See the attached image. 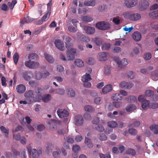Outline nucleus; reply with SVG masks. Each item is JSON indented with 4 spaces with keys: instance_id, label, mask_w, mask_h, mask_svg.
<instances>
[{
    "instance_id": "28",
    "label": "nucleus",
    "mask_w": 158,
    "mask_h": 158,
    "mask_svg": "<svg viewBox=\"0 0 158 158\" xmlns=\"http://www.w3.org/2000/svg\"><path fill=\"white\" fill-rule=\"evenodd\" d=\"M66 56L68 58L67 59V60H73L75 58L74 54L72 53L69 51H68L67 52Z\"/></svg>"
},
{
    "instance_id": "10",
    "label": "nucleus",
    "mask_w": 158,
    "mask_h": 158,
    "mask_svg": "<svg viewBox=\"0 0 158 158\" xmlns=\"http://www.w3.org/2000/svg\"><path fill=\"white\" fill-rule=\"evenodd\" d=\"M47 126L49 129L55 130L57 128L56 125L54 121H50L47 122Z\"/></svg>"
},
{
    "instance_id": "4",
    "label": "nucleus",
    "mask_w": 158,
    "mask_h": 158,
    "mask_svg": "<svg viewBox=\"0 0 158 158\" xmlns=\"http://www.w3.org/2000/svg\"><path fill=\"white\" fill-rule=\"evenodd\" d=\"M54 44L56 47L59 50L61 51H64L65 48L63 42L59 39H57L54 41Z\"/></svg>"
},
{
    "instance_id": "61",
    "label": "nucleus",
    "mask_w": 158,
    "mask_h": 158,
    "mask_svg": "<svg viewBox=\"0 0 158 158\" xmlns=\"http://www.w3.org/2000/svg\"><path fill=\"white\" fill-rule=\"evenodd\" d=\"M149 107L152 109H156L158 108V104L156 102H152L150 105Z\"/></svg>"
},
{
    "instance_id": "48",
    "label": "nucleus",
    "mask_w": 158,
    "mask_h": 158,
    "mask_svg": "<svg viewBox=\"0 0 158 158\" xmlns=\"http://www.w3.org/2000/svg\"><path fill=\"white\" fill-rule=\"evenodd\" d=\"M131 15L132 14L131 12L126 11L123 14V16L126 19H130V18Z\"/></svg>"
},
{
    "instance_id": "35",
    "label": "nucleus",
    "mask_w": 158,
    "mask_h": 158,
    "mask_svg": "<svg viewBox=\"0 0 158 158\" xmlns=\"http://www.w3.org/2000/svg\"><path fill=\"white\" fill-rule=\"evenodd\" d=\"M51 12L50 11H48L42 18L41 19L44 22L46 21L49 17Z\"/></svg>"
},
{
    "instance_id": "32",
    "label": "nucleus",
    "mask_w": 158,
    "mask_h": 158,
    "mask_svg": "<svg viewBox=\"0 0 158 158\" xmlns=\"http://www.w3.org/2000/svg\"><path fill=\"white\" fill-rule=\"evenodd\" d=\"M25 97L30 98L31 97H36L34 96L33 91L31 90H30L27 91L24 94Z\"/></svg>"
},
{
    "instance_id": "42",
    "label": "nucleus",
    "mask_w": 158,
    "mask_h": 158,
    "mask_svg": "<svg viewBox=\"0 0 158 158\" xmlns=\"http://www.w3.org/2000/svg\"><path fill=\"white\" fill-rule=\"evenodd\" d=\"M127 154L130 155L132 156H134L135 155V152L134 149L129 148L126 151Z\"/></svg>"
},
{
    "instance_id": "53",
    "label": "nucleus",
    "mask_w": 158,
    "mask_h": 158,
    "mask_svg": "<svg viewBox=\"0 0 158 158\" xmlns=\"http://www.w3.org/2000/svg\"><path fill=\"white\" fill-rule=\"evenodd\" d=\"M128 132L130 134L132 135H136L137 133L136 130L134 128H130L129 129Z\"/></svg>"
},
{
    "instance_id": "36",
    "label": "nucleus",
    "mask_w": 158,
    "mask_h": 158,
    "mask_svg": "<svg viewBox=\"0 0 158 158\" xmlns=\"http://www.w3.org/2000/svg\"><path fill=\"white\" fill-rule=\"evenodd\" d=\"M85 110L89 112H93L94 110V109L91 106L87 105L85 106Z\"/></svg>"
},
{
    "instance_id": "14",
    "label": "nucleus",
    "mask_w": 158,
    "mask_h": 158,
    "mask_svg": "<svg viewBox=\"0 0 158 158\" xmlns=\"http://www.w3.org/2000/svg\"><path fill=\"white\" fill-rule=\"evenodd\" d=\"M113 89L112 85L110 84L107 85L105 86L102 89V93L104 94L111 92Z\"/></svg>"
},
{
    "instance_id": "26",
    "label": "nucleus",
    "mask_w": 158,
    "mask_h": 158,
    "mask_svg": "<svg viewBox=\"0 0 158 158\" xmlns=\"http://www.w3.org/2000/svg\"><path fill=\"white\" fill-rule=\"evenodd\" d=\"M150 129L155 134H158V125L153 124L150 127Z\"/></svg>"
},
{
    "instance_id": "34",
    "label": "nucleus",
    "mask_w": 158,
    "mask_h": 158,
    "mask_svg": "<svg viewBox=\"0 0 158 158\" xmlns=\"http://www.w3.org/2000/svg\"><path fill=\"white\" fill-rule=\"evenodd\" d=\"M149 15L150 17H152L153 19H156V18L158 17V10L150 13Z\"/></svg>"
},
{
    "instance_id": "3",
    "label": "nucleus",
    "mask_w": 158,
    "mask_h": 158,
    "mask_svg": "<svg viewBox=\"0 0 158 158\" xmlns=\"http://www.w3.org/2000/svg\"><path fill=\"white\" fill-rule=\"evenodd\" d=\"M63 39L64 40L66 48L68 50H69L72 47L73 44L70 42L72 40L71 38L69 36H63L62 37Z\"/></svg>"
},
{
    "instance_id": "41",
    "label": "nucleus",
    "mask_w": 158,
    "mask_h": 158,
    "mask_svg": "<svg viewBox=\"0 0 158 158\" xmlns=\"http://www.w3.org/2000/svg\"><path fill=\"white\" fill-rule=\"evenodd\" d=\"M68 94L69 97H73L75 95V92L73 89L70 88L68 90Z\"/></svg>"
},
{
    "instance_id": "20",
    "label": "nucleus",
    "mask_w": 158,
    "mask_h": 158,
    "mask_svg": "<svg viewBox=\"0 0 158 158\" xmlns=\"http://www.w3.org/2000/svg\"><path fill=\"white\" fill-rule=\"evenodd\" d=\"M140 124V122L139 121H135L132 122L128 124L129 127H138Z\"/></svg>"
},
{
    "instance_id": "23",
    "label": "nucleus",
    "mask_w": 158,
    "mask_h": 158,
    "mask_svg": "<svg viewBox=\"0 0 158 158\" xmlns=\"http://www.w3.org/2000/svg\"><path fill=\"white\" fill-rule=\"evenodd\" d=\"M112 98L114 101H118L121 100L122 97L120 94L114 93L113 94Z\"/></svg>"
},
{
    "instance_id": "39",
    "label": "nucleus",
    "mask_w": 158,
    "mask_h": 158,
    "mask_svg": "<svg viewBox=\"0 0 158 158\" xmlns=\"http://www.w3.org/2000/svg\"><path fill=\"white\" fill-rule=\"evenodd\" d=\"M110 44L105 43L102 46V49L103 50H108L110 48Z\"/></svg>"
},
{
    "instance_id": "29",
    "label": "nucleus",
    "mask_w": 158,
    "mask_h": 158,
    "mask_svg": "<svg viewBox=\"0 0 158 158\" xmlns=\"http://www.w3.org/2000/svg\"><path fill=\"white\" fill-rule=\"evenodd\" d=\"M91 80V77L89 74L86 73L82 77V80L83 82L88 81Z\"/></svg>"
},
{
    "instance_id": "12",
    "label": "nucleus",
    "mask_w": 158,
    "mask_h": 158,
    "mask_svg": "<svg viewBox=\"0 0 158 158\" xmlns=\"http://www.w3.org/2000/svg\"><path fill=\"white\" fill-rule=\"evenodd\" d=\"M116 62L118 65V66L121 68H124L128 63L127 59L124 58L121 61L117 60Z\"/></svg>"
},
{
    "instance_id": "11",
    "label": "nucleus",
    "mask_w": 158,
    "mask_h": 158,
    "mask_svg": "<svg viewBox=\"0 0 158 158\" xmlns=\"http://www.w3.org/2000/svg\"><path fill=\"white\" fill-rule=\"evenodd\" d=\"M84 30L87 34L89 35L94 34L95 31V28L90 26H85L84 27Z\"/></svg>"
},
{
    "instance_id": "63",
    "label": "nucleus",
    "mask_w": 158,
    "mask_h": 158,
    "mask_svg": "<svg viewBox=\"0 0 158 158\" xmlns=\"http://www.w3.org/2000/svg\"><path fill=\"white\" fill-rule=\"evenodd\" d=\"M110 69L108 66L105 67L104 73L106 75H108L110 74Z\"/></svg>"
},
{
    "instance_id": "46",
    "label": "nucleus",
    "mask_w": 158,
    "mask_h": 158,
    "mask_svg": "<svg viewBox=\"0 0 158 158\" xmlns=\"http://www.w3.org/2000/svg\"><path fill=\"white\" fill-rule=\"evenodd\" d=\"M35 79L36 80H40L42 77V73L40 72H36L35 73Z\"/></svg>"
},
{
    "instance_id": "52",
    "label": "nucleus",
    "mask_w": 158,
    "mask_h": 158,
    "mask_svg": "<svg viewBox=\"0 0 158 158\" xmlns=\"http://www.w3.org/2000/svg\"><path fill=\"white\" fill-rule=\"evenodd\" d=\"M152 58V55L149 53H147L144 55V58L146 60H149Z\"/></svg>"
},
{
    "instance_id": "60",
    "label": "nucleus",
    "mask_w": 158,
    "mask_h": 158,
    "mask_svg": "<svg viewBox=\"0 0 158 158\" xmlns=\"http://www.w3.org/2000/svg\"><path fill=\"white\" fill-rule=\"evenodd\" d=\"M94 102L96 104H99L102 102L101 98L100 97H97L94 99Z\"/></svg>"
},
{
    "instance_id": "50",
    "label": "nucleus",
    "mask_w": 158,
    "mask_h": 158,
    "mask_svg": "<svg viewBox=\"0 0 158 158\" xmlns=\"http://www.w3.org/2000/svg\"><path fill=\"white\" fill-rule=\"evenodd\" d=\"M12 152L13 153L11 154V156L13 158H16L17 156L19 155L20 154V153L19 151L15 149L12 150Z\"/></svg>"
},
{
    "instance_id": "40",
    "label": "nucleus",
    "mask_w": 158,
    "mask_h": 158,
    "mask_svg": "<svg viewBox=\"0 0 158 158\" xmlns=\"http://www.w3.org/2000/svg\"><path fill=\"white\" fill-rule=\"evenodd\" d=\"M86 62L89 64L93 65L95 63V60L94 58L89 57L86 60Z\"/></svg>"
},
{
    "instance_id": "27",
    "label": "nucleus",
    "mask_w": 158,
    "mask_h": 158,
    "mask_svg": "<svg viewBox=\"0 0 158 158\" xmlns=\"http://www.w3.org/2000/svg\"><path fill=\"white\" fill-rule=\"evenodd\" d=\"M75 64L78 67H82L84 65L83 61L81 59H76L74 61Z\"/></svg>"
},
{
    "instance_id": "38",
    "label": "nucleus",
    "mask_w": 158,
    "mask_h": 158,
    "mask_svg": "<svg viewBox=\"0 0 158 158\" xmlns=\"http://www.w3.org/2000/svg\"><path fill=\"white\" fill-rule=\"evenodd\" d=\"M19 58V55L17 52L15 53L13 56V59L15 64L17 65Z\"/></svg>"
},
{
    "instance_id": "15",
    "label": "nucleus",
    "mask_w": 158,
    "mask_h": 158,
    "mask_svg": "<svg viewBox=\"0 0 158 158\" xmlns=\"http://www.w3.org/2000/svg\"><path fill=\"white\" fill-rule=\"evenodd\" d=\"M133 39L136 41L139 42L141 39V35L139 32H135L132 35Z\"/></svg>"
},
{
    "instance_id": "18",
    "label": "nucleus",
    "mask_w": 158,
    "mask_h": 158,
    "mask_svg": "<svg viewBox=\"0 0 158 158\" xmlns=\"http://www.w3.org/2000/svg\"><path fill=\"white\" fill-rule=\"evenodd\" d=\"M141 18L140 15L138 13L132 14L130 19L132 21H136L140 19Z\"/></svg>"
},
{
    "instance_id": "2",
    "label": "nucleus",
    "mask_w": 158,
    "mask_h": 158,
    "mask_svg": "<svg viewBox=\"0 0 158 158\" xmlns=\"http://www.w3.org/2000/svg\"><path fill=\"white\" fill-rule=\"evenodd\" d=\"M137 2V0H124L123 6L127 8H131L135 6Z\"/></svg>"
},
{
    "instance_id": "43",
    "label": "nucleus",
    "mask_w": 158,
    "mask_h": 158,
    "mask_svg": "<svg viewBox=\"0 0 158 158\" xmlns=\"http://www.w3.org/2000/svg\"><path fill=\"white\" fill-rule=\"evenodd\" d=\"M43 89L40 88H37L35 89V92L38 94V99L39 100V96L42 95Z\"/></svg>"
},
{
    "instance_id": "1",
    "label": "nucleus",
    "mask_w": 158,
    "mask_h": 158,
    "mask_svg": "<svg viewBox=\"0 0 158 158\" xmlns=\"http://www.w3.org/2000/svg\"><path fill=\"white\" fill-rule=\"evenodd\" d=\"M96 27L99 29L102 30H106L110 28V24L107 22H101L97 23Z\"/></svg>"
},
{
    "instance_id": "58",
    "label": "nucleus",
    "mask_w": 158,
    "mask_h": 158,
    "mask_svg": "<svg viewBox=\"0 0 158 158\" xmlns=\"http://www.w3.org/2000/svg\"><path fill=\"white\" fill-rule=\"evenodd\" d=\"M0 129L5 134L6 136L8 135V131L6 128L3 126H1L0 127Z\"/></svg>"
},
{
    "instance_id": "21",
    "label": "nucleus",
    "mask_w": 158,
    "mask_h": 158,
    "mask_svg": "<svg viewBox=\"0 0 158 158\" xmlns=\"http://www.w3.org/2000/svg\"><path fill=\"white\" fill-rule=\"evenodd\" d=\"M32 76V73L31 72H26L23 74V77L24 79L27 81L30 80Z\"/></svg>"
},
{
    "instance_id": "5",
    "label": "nucleus",
    "mask_w": 158,
    "mask_h": 158,
    "mask_svg": "<svg viewBox=\"0 0 158 158\" xmlns=\"http://www.w3.org/2000/svg\"><path fill=\"white\" fill-rule=\"evenodd\" d=\"M83 119L82 115H77L74 117V122L76 126H81L83 123Z\"/></svg>"
},
{
    "instance_id": "45",
    "label": "nucleus",
    "mask_w": 158,
    "mask_h": 158,
    "mask_svg": "<svg viewBox=\"0 0 158 158\" xmlns=\"http://www.w3.org/2000/svg\"><path fill=\"white\" fill-rule=\"evenodd\" d=\"M53 148V146L51 144H50L46 148V152L48 154L50 152H52V148Z\"/></svg>"
},
{
    "instance_id": "13",
    "label": "nucleus",
    "mask_w": 158,
    "mask_h": 158,
    "mask_svg": "<svg viewBox=\"0 0 158 158\" xmlns=\"http://www.w3.org/2000/svg\"><path fill=\"white\" fill-rule=\"evenodd\" d=\"M32 152V158H39L40 154H41L42 153V149H40L38 151H37L36 149H33Z\"/></svg>"
},
{
    "instance_id": "6",
    "label": "nucleus",
    "mask_w": 158,
    "mask_h": 158,
    "mask_svg": "<svg viewBox=\"0 0 158 158\" xmlns=\"http://www.w3.org/2000/svg\"><path fill=\"white\" fill-rule=\"evenodd\" d=\"M57 114L59 117L62 118L67 117L69 115L68 112L65 109H59L57 110Z\"/></svg>"
},
{
    "instance_id": "31",
    "label": "nucleus",
    "mask_w": 158,
    "mask_h": 158,
    "mask_svg": "<svg viewBox=\"0 0 158 158\" xmlns=\"http://www.w3.org/2000/svg\"><path fill=\"white\" fill-rule=\"evenodd\" d=\"M136 107L133 104H130L128 105L126 108V110L128 112H130L132 110H135Z\"/></svg>"
},
{
    "instance_id": "49",
    "label": "nucleus",
    "mask_w": 158,
    "mask_h": 158,
    "mask_svg": "<svg viewBox=\"0 0 158 158\" xmlns=\"http://www.w3.org/2000/svg\"><path fill=\"white\" fill-rule=\"evenodd\" d=\"M82 19L84 21L86 22H89L93 20L92 18L87 16H83L82 17Z\"/></svg>"
},
{
    "instance_id": "33",
    "label": "nucleus",
    "mask_w": 158,
    "mask_h": 158,
    "mask_svg": "<svg viewBox=\"0 0 158 158\" xmlns=\"http://www.w3.org/2000/svg\"><path fill=\"white\" fill-rule=\"evenodd\" d=\"M107 125L110 127L115 128L118 126V124L115 121H111L108 122Z\"/></svg>"
},
{
    "instance_id": "47",
    "label": "nucleus",
    "mask_w": 158,
    "mask_h": 158,
    "mask_svg": "<svg viewBox=\"0 0 158 158\" xmlns=\"http://www.w3.org/2000/svg\"><path fill=\"white\" fill-rule=\"evenodd\" d=\"M145 95L148 97H150L154 94V92L151 90H148L146 91L145 92Z\"/></svg>"
},
{
    "instance_id": "7",
    "label": "nucleus",
    "mask_w": 158,
    "mask_h": 158,
    "mask_svg": "<svg viewBox=\"0 0 158 158\" xmlns=\"http://www.w3.org/2000/svg\"><path fill=\"white\" fill-rule=\"evenodd\" d=\"M77 35L78 39L88 43L90 41V39L88 36L81 34L80 32L77 33Z\"/></svg>"
},
{
    "instance_id": "44",
    "label": "nucleus",
    "mask_w": 158,
    "mask_h": 158,
    "mask_svg": "<svg viewBox=\"0 0 158 158\" xmlns=\"http://www.w3.org/2000/svg\"><path fill=\"white\" fill-rule=\"evenodd\" d=\"M126 100L128 101L131 102H135L137 101V99L135 97L133 96H128Z\"/></svg>"
},
{
    "instance_id": "64",
    "label": "nucleus",
    "mask_w": 158,
    "mask_h": 158,
    "mask_svg": "<svg viewBox=\"0 0 158 158\" xmlns=\"http://www.w3.org/2000/svg\"><path fill=\"white\" fill-rule=\"evenodd\" d=\"M32 61L31 60H29L28 61H26L25 63V65L27 67L30 69H31V68L32 67L31 66L32 65Z\"/></svg>"
},
{
    "instance_id": "30",
    "label": "nucleus",
    "mask_w": 158,
    "mask_h": 158,
    "mask_svg": "<svg viewBox=\"0 0 158 158\" xmlns=\"http://www.w3.org/2000/svg\"><path fill=\"white\" fill-rule=\"evenodd\" d=\"M44 56L46 60L50 63H52L54 61V60L52 57L47 53L44 54Z\"/></svg>"
},
{
    "instance_id": "25",
    "label": "nucleus",
    "mask_w": 158,
    "mask_h": 158,
    "mask_svg": "<svg viewBox=\"0 0 158 158\" xmlns=\"http://www.w3.org/2000/svg\"><path fill=\"white\" fill-rule=\"evenodd\" d=\"M84 4L87 6H94L96 4L95 0H92L90 1H85L84 2Z\"/></svg>"
},
{
    "instance_id": "8",
    "label": "nucleus",
    "mask_w": 158,
    "mask_h": 158,
    "mask_svg": "<svg viewBox=\"0 0 158 158\" xmlns=\"http://www.w3.org/2000/svg\"><path fill=\"white\" fill-rule=\"evenodd\" d=\"M119 85L123 89H130L132 86V84L129 82L122 81L119 84Z\"/></svg>"
},
{
    "instance_id": "9",
    "label": "nucleus",
    "mask_w": 158,
    "mask_h": 158,
    "mask_svg": "<svg viewBox=\"0 0 158 158\" xmlns=\"http://www.w3.org/2000/svg\"><path fill=\"white\" fill-rule=\"evenodd\" d=\"M52 98L51 95L49 94L44 95L43 96H39V100H42L45 102H48L50 101Z\"/></svg>"
},
{
    "instance_id": "55",
    "label": "nucleus",
    "mask_w": 158,
    "mask_h": 158,
    "mask_svg": "<svg viewBox=\"0 0 158 158\" xmlns=\"http://www.w3.org/2000/svg\"><path fill=\"white\" fill-rule=\"evenodd\" d=\"M69 30L73 33H75L77 31V28L72 26H69L68 27Z\"/></svg>"
},
{
    "instance_id": "51",
    "label": "nucleus",
    "mask_w": 158,
    "mask_h": 158,
    "mask_svg": "<svg viewBox=\"0 0 158 158\" xmlns=\"http://www.w3.org/2000/svg\"><path fill=\"white\" fill-rule=\"evenodd\" d=\"M106 107L109 111H111L113 109V106L112 103L108 102L106 105Z\"/></svg>"
},
{
    "instance_id": "54",
    "label": "nucleus",
    "mask_w": 158,
    "mask_h": 158,
    "mask_svg": "<svg viewBox=\"0 0 158 158\" xmlns=\"http://www.w3.org/2000/svg\"><path fill=\"white\" fill-rule=\"evenodd\" d=\"M32 65L31 66L32 67L31 68V69H35L36 68H37L39 67L40 65V64L39 62L32 61Z\"/></svg>"
},
{
    "instance_id": "17",
    "label": "nucleus",
    "mask_w": 158,
    "mask_h": 158,
    "mask_svg": "<svg viewBox=\"0 0 158 158\" xmlns=\"http://www.w3.org/2000/svg\"><path fill=\"white\" fill-rule=\"evenodd\" d=\"M150 101L147 100H144L141 102V106L143 109L145 110L149 107Z\"/></svg>"
},
{
    "instance_id": "19",
    "label": "nucleus",
    "mask_w": 158,
    "mask_h": 158,
    "mask_svg": "<svg viewBox=\"0 0 158 158\" xmlns=\"http://www.w3.org/2000/svg\"><path fill=\"white\" fill-rule=\"evenodd\" d=\"M149 2L146 0H143L141 2V9L144 10L148 8L149 6Z\"/></svg>"
},
{
    "instance_id": "22",
    "label": "nucleus",
    "mask_w": 158,
    "mask_h": 158,
    "mask_svg": "<svg viewBox=\"0 0 158 158\" xmlns=\"http://www.w3.org/2000/svg\"><path fill=\"white\" fill-rule=\"evenodd\" d=\"M108 53L106 52H102L99 54L100 60L103 61L106 60L107 59Z\"/></svg>"
},
{
    "instance_id": "56",
    "label": "nucleus",
    "mask_w": 158,
    "mask_h": 158,
    "mask_svg": "<svg viewBox=\"0 0 158 158\" xmlns=\"http://www.w3.org/2000/svg\"><path fill=\"white\" fill-rule=\"evenodd\" d=\"M84 117L87 120H90L91 119V116L90 114L88 113H85L84 114Z\"/></svg>"
},
{
    "instance_id": "37",
    "label": "nucleus",
    "mask_w": 158,
    "mask_h": 158,
    "mask_svg": "<svg viewBox=\"0 0 158 158\" xmlns=\"http://www.w3.org/2000/svg\"><path fill=\"white\" fill-rule=\"evenodd\" d=\"M85 143L88 148H90L93 147V144L91 142V139H85Z\"/></svg>"
},
{
    "instance_id": "62",
    "label": "nucleus",
    "mask_w": 158,
    "mask_h": 158,
    "mask_svg": "<svg viewBox=\"0 0 158 158\" xmlns=\"http://www.w3.org/2000/svg\"><path fill=\"white\" fill-rule=\"evenodd\" d=\"M1 81L2 85L3 86H6L7 85V84L6 83V79L5 77L4 76L2 77L1 78Z\"/></svg>"
},
{
    "instance_id": "57",
    "label": "nucleus",
    "mask_w": 158,
    "mask_h": 158,
    "mask_svg": "<svg viewBox=\"0 0 158 158\" xmlns=\"http://www.w3.org/2000/svg\"><path fill=\"white\" fill-rule=\"evenodd\" d=\"M94 129L100 132H102L104 130V128L103 126L102 125H98L97 127H95Z\"/></svg>"
},
{
    "instance_id": "24",
    "label": "nucleus",
    "mask_w": 158,
    "mask_h": 158,
    "mask_svg": "<svg viewBox=\"0 0 158 158\" xmlns=\"http://www.w3.org/2000/svg\"><path fill=\"white\" fill-rule=\"evenodd\" d=\"M28 58L29 60H36L38 59V56L36 53H32L28 55Z\"/></svg>"
},
{
    "instance_id": "59",
    "label": "nucleus",
    "mask_w": 158,
    "mask_h": 158,
    "mask_svg": "<svg viewBox=\"0 0 158 158\" xmlns=\"http://www.w3.org/2000/svg\"><path fill=\"white\" fill-rule=\"evenodd\" d=\"M80 149V147L78 145H73L72 148V150L74 152L76 153Z\"/></svg>"
},
{
    "instance_id": "16",
    "label": "nucleus",
    "mask_w": 158,
    "mask_h": 158,
    "mask_svg": "<svg viewBox=\"0 0 158 158\" xmlns=\"http://www.w3.org/2000/svg\"><path fill=\"white\" fill-rule=\"evenodd\" d=\"M25 86L23 84H20L18 85L16 88V90L17 93L19 94H22L26 90Z\"/></svg>"
}]
</instances>
